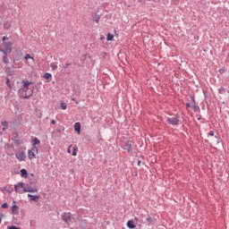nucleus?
<instances>
[{"label":"nucleus","mask_w":229,"mask_h":229,"mask_svg":"<svg viewBox=\"0 0 229 229\" xmlns=\"http://www.w3.org/2000/svg\"><path fill=\"white\" fill-rule=\"evenodd\" d=\"M21 99H30L33 95V88H21L18 91Z\"/></svg>","instance_id":"1"},{"label":"nucleus","mask_w":229,"mask_h":229,"mask_svg":"<svg viewBox=\"0 0 229 229\" xmlns=\"http://www.w3.org/2000/svg\"><path fill=\"white\" fill-rule=\"evenodd\" d=\"M12 41H7L4 43V49L0 48V52L4 54V55H8L10 53H12Z\"/></svg>","instance_id":"2"},{"label":"nucleus","mask_w":229,"mask_h":229,"mask_svg":"<svg viewBox=\"0 0 229 229\" xmlns=\"http://www.w3.org/2000/svg\"><path fill=\"white\" fill-rule=\"evenodd\" d=\"M166 123L174 126L180 125V114H176L174 117L166 118Z\"/></svg>","instance_id":"3"},{"label":"nucleus","mask_w":229,"mask_h":229,"mask_svg":"<svg viewBox=\"0 0 229 229\" xmlns=\"http://www.w3.org/2000/svg\"><path fill=\"white\" fill-rule=\"evenodd\" d=\"M36 155H38V148L37 147H32L30 150H29V159H36Z\"/></svg>","instance_id":"4"},{"label":"nucleus","mask_w":229,"mask_h":229,"mask_svg":"<svg viewBox=\"0 0 229 229\" xmlns=\"http://www.w3.org/2000/svg\"><path fill=\"white\" fill-rule=\"evenodd\" d=\"M16 159L19 160V162H24L26 159L25 152L22 150L16 152L15 154Z\"/></svg>","instance_id":"5"},{"label":"nucleus","mask_w":229,"mask_h":229,"mask_svg":"<svg viewBox=\"0 0 229 229\" xmlns=\"http://www.w3.org/2000/svg\"><path fill=\"white\" fill-rule=\"evenodd\" d=\"M24 186H25V184L23 182H19L17 184H14V191L21 194L23 192L22 189L25 188Z\"/></svg>","instance_id":"6"},{"label":"nucleus","mask_w":229,"mask_h":229,"mask_svg":"<svg viewBox=\"0 0 229 229\" xmlns=\"http://www.w3.org/2000/svg\"><path fill=\"white\" fill-rule=\"evenodd\" d=\"M62 219L66 224L70 223L72 221L71 213H63L62 214Z\"/></svg>","instance_id":"7"},{"label":"nucleus","mask_w":229,"mask_h":229,"mask_svg":"<svg viewBox=\"0 0 229 229\" xmlns=\"http://www.w3.org/2000/svg\"><path fill=\"white\" fill-rule=\"evenodd\" d=\"M38 191L37 188H30L29 186L23 188V192H30V193H35L38 192Z\"/></svg>","instance_id":"8"},{"label":"nucleus","mask_w":229,"mask_h":229,"mask_svg":"<svg viewBox=\"0 0 229 229\" xmlns=\"http://www.w3.org/2000/svg\"><path fill=\"white\" fill-rule=\"evenodd\" d=\"M123 149L131 153L132 151V145L131 141H128L125 145H123Z\"/></svg>","instance_id":"9"},{"label":"nucleus","mask_w":229,"mask_h":229,"mask_svg":"<svg viewBox=\"0 0 229 229\" xmlns=\"http://www.w3.org/2000/svg\"><path fill=\"white\" fill-rule=\"evenodd\" d=\"M27 197L30 198V201L38 202V200H39L38 195L27 194Z\"/></svg>","instance_id":"10"},{"label":"nucleus","mask_w":229,"mask_h":229,"mask_svg":"<svg viewBox=\"0 0 229 229\" xmlns=\"http://www.w3.org/2000/svg\"><path fill=\"white\" fill-rule=\"evenodd\" d=\"M22 89H30V85H33V82H31V81H22Z\"/></svg>","instance_id":"11"},{"label":"nucleus","mask_w":229,"mask_h":229,"mask_svg":"<svg viewBox=\"0 0 229 229\" xmlns=\"http://www.w3.org/2000/svg\"><path fill=\"white\" fill-rule=\"evenodd\" d=\"M126 226H128L129 229H135L137 227V225L134 224L133 220H129L126 223Z\"/></svg>","instance_id":"12"},{"label":"nucleus","mask_w":229,"mask_h":229,"mask_svg":"<svg viewBox=\"0 0 229 229\" xmlns=\"http://www.w3.org/2000/svg\"><path fill=\"white\" fill-rule=\"evenodd\" d=\"M73 128L75 130V131L77 132V134L80 135V131L81 130V125L80 124V123H76L74 125H73Z\"/></svg>","instance_id":"13"},{"label":"nucleus","mask_w":229,"mask_h":229,"mask_svg":"<svg viewBox=\"0 0 229 229\" xmlns=\"http://www.w3.org/2000/svg\"><path fill=\"white\" fill-rule=\"evenodd\" d=\"M11 210L13 212V215H19V207L16 205H13L11 207Z\"/></svg>","instance_id":"14"},{"label":"nucleus","mask_w":229,"mask_h":229,"mask_svg":"<svg viewBox=\"0 0 229 229\" xmlns=\"http://www.w3.org/2000/svg\"><path fill=\"white\" fill-rule=\"evenodd\" d=\"M1 125L4 126L3 131H5L9 128V123L7 121L1 122Z\"/></svg>","instance_id":"15"},{"label":"nucleus","mask_w":229,"mask_h":229,"mask_svg":"<svg viewBox=\"0 0 229 229\" xmlns=\"http://www.w3.org/2000/svg\"><path fill=\"white\" fill-rule=\"evenodd\" d=\"M32 142L33 148H36V145L41 144V140H39L38 138H33Z\"/></svg>","instance_id":"16"},{"label":"nucleus","mask_w":229,"mask_h":229,"mask_svg":"<svg viewBox=\"0 0 229 229\" xmlns=\"http://www.w3.org/2000/svg\"><path fill=\"white\" fill-rule=\"evenodd\" d=\"M43 78L46 79V80H48V82H50L51 80H52V74L49 73V72H46V73H44Z\"/></svg>","instance_id":"17"},{"label":"nucleus","mask_w":229,"mask_h":229,"mask_svg":"<svg viewBox=\"0 0 229 229\" xmlns=\"http://www.w3.org/2000/svg\"><path fill=\"white\" fill-rule=\"evenodd\" d=\"M134 220L136 222V225H138L139 228H141V225L143 223V220L140 219L139 217H134Z\"/></svg>","instance_id":"18"},{"label":"nucleus","mask_w":229,"mask_h":229,"mask_svg":"<svg viewBox=\"0 0 229 229\" xmlns=\"http://www.w3.org/2000/svg\"><path fill=\"white\" fill-rule=\"evenodd\" d=\"M114 34L108 33L106 34V41H114Z\"/></svg>","instance_id":"19"},{"label":"nucleus","mask_w":229,"mask_h":229,"mask_svg":"<svg viewBox=\"0 0 229 229\" xmlns=\"http://www.w3.org/2000/svg\"><path fill=\"white\" fill-rule=\"evenodd\" d=\"M24 60H32V62H34L35 58H33L30 54H27L24 55Z\"/></svg>","instance_id":"20"},{"label":"nucleus","mask_w":229,"mask_h":229,"mask_svg":"<svg viewBox=\"0 0 229 229\" xmlns=\"http://www.w3.org/2000/svg\"><path fill=\"white\" fill-rule=\"evenodd\" d=\"M21 175L28 177V171L26 169H21Z\"/></svg>","instance_id":"21"},{"label":"nucleus","mask_w":229,"mask_h":229,"mask_svg":"<svg viewBox=\"0 0 229 229\" xmlns=\"http://www.w3.org/2000/svg\"><path fill=\"white\" fill-rule=\"evenodd\" d=\"M3 63L5 64V65H8V64H9V58L5 55L3 57Z\"/></svg>","instance_id":"22"},{"label":"nucleus","mask_w":229,"mask_h":229,"mask_svg":"<svg viewBox=\"0 0 229 229\" xmlns=\"http://www.w3.org/2000/svg\"><path fill=\"white\" fill-rule=\"evenodd\" d=\"M146 222H148V225H150L154 222V218L148 216V218H146Z\"/></svg>","instance_id":"23"},{"label":"nucleus","mask_w":229,"mask_h":229,"mask_svg":"<svg viewBox=\"0 0 229 229\" xmlns=\"http://www.w3.org/2000/svg\"><path fill=\"white\" fill-rule=\"evenodd\" d=\"M50 68H52L53 71H55L58 69V66L56 65V63L50 64Z\"/></svg>","instance_id":"24"},{"label":"nucleus","mask_w":229,"mask_h":229,"mask_svg":"<svg viewBox=\"0 0 229 229\" xmlns=\"http://www.w3.org/2000/svg\"><path fill=\"white\" fill-rule=\"evenodd\" d=\"M66 107H67V106H66V104L65 103H60V108H62L63 110H66Z\"/></svg>","instance_id":"25"},{"label":"nucleus","mask_w":229,"mask_h":229,"mask_svg":"<svg viewBox=\"0 0 229 229\" xmlns=\"http://www.w3.org/2000/svg\"><path fill=\"white\" fill-rule=\"evenodd\" d=\"M6 85H7V87H9V89H12V85L10 84L9 78H6Z\"/></svg>","instance_id":"26"},{"label":"nucleus","mask_w":229,"mask_h":229,"mask_svg":"<svg viewBox=\"0 0 229 229\" xmlns=\"http://www.w3.org/2000/svg\"><path fill=\"white\" fill-rule=\"evenodd\" d=\"M1 208H8V203H3V205H1Z\"/></svg>","instance_id":"27"},{"label":"nucleus","mask_w":229,"mask_h":229,"mask_svg":"<svg viewBox=\"0 0 229 229\" xmlns=\"http://www.w3.org/2000/svg\"><path fill=\"white\" fill-rule=\"evenodd\" d=\"M71 66L70 63H66L65 65H64V69H68V67Z\"/></svg>","instance_id":"28"},{"label":"nucleus","mask_w":229,"mask_h":229,"mask_svg":"<svg viewBox=\"0 0 229 229\" xmlns=\"http://www.w3.org/2000/svg\"><path fill=\"white\" fill-rule=\"evenodd\" d=\"M208 135H209V137H214V135H215L214 131H209Z\"/></svg>","instance_id":"29"},{"label":"nucleus","mask_w":229,"mask_h":229,"mask_svg":"<svg viewBox=\"0 0 229 229\" xmlns=\"http://www.w3.org/2000/svg\"><path fill=\"white\" fill-rule=\"evenodd\" d=\"M192 110L198 111V110H199V106H192Z\"/></svg>","instance_id":"30"},{"label":"nucleus","mask_w":229,"mask_h":229,"mask_svg":"<svg viewBox=\"0 0 229 229\" xmlns=\"http://www.w3.org/2000/svg\"><path fill=\"white\" fill-rule=\"evenodd\" d=\"M8 229H20V227H16L15 225H11Z\"/></svg>","instance_id":"31"},{"label":"nucleus","mask_w":229,"mask_h":229,"mask_svg":"<svg viewBox=\"0 0 229 229\" xmlns=\"http://www.w3.org/2000/svg\"><path fill=\"white\" fill-rule=\"evenodd\" d=\"M72 157H76V148H73Z\"/></svg>","instance_id":"32"},{"label":"nucleus","mask_w":229,"mask_h":229,"mask_svg":"<svg viewBox=\"0 0 229 229\" xmlns=\"http://www.w3.org/2000/svg\"><path fill=\"white\" fill-rule=\"evenodd\" d=\"M71 148H72V145H70L69 148H67V153L71 154Z\"/></svg>","instance_id":"33"},{"label":"nucleus","mask_w":229,"mask_h":229,"mask_svg":"<svg viewBox=\"0 0 229 229\" xmlns=\"http://www.w3.org/2000/svg\"><path fill=\"white\" fill-rule=\"evenodd\" d=\"M9 38L8 37H3V41H8Z\"/></svg>","instance_id":"34"},{"label":"nucleus","mask_w":229,"mask_h":229,"mask_svg":"<svg viewBox=\"0 0 229 229\" xmlns=\"http://www.w3.org/2000/svg\"><path fill=\"white\" fill-rule=\"evenodd\" d=\"M190 99L192 101V104H195L194 97H190Z\"/></svg>","instance_id":"35"},{"label":"nucleus","mask_w":229,"mask_h":229,"mask_svg":"<svg viewBox=\"0 0 229 229\" xmlns=\"http://www.w3.org/2000/svg\"><path fill=\"white\" fill-rule=\"evenodd\" d=\"M149 2H151V1H153V2H155V3H159L160 2V0H148Z\"/></svg>","instance_id":"36"},{"label":"nucleus","mask_w":229,"mask_h":229,"mask_svg":"<svg viewBox=\"0 0 229 229\" xmlns=\"http://www.w3.org/2000/svg\"><path fill=\"white\" fill-rule=\"evenodd\" d=\"M216 139H217V144H220V140L217 138V136H215Z\"/></svg>","instance_id":"37"},{"label":"nucleus","mask_w":229,"mask_h":229,"mask_svg":"<svg viewBox=\"0 0 229 229\" xmlns=\"http://www.w3.org/2000/svg\"><path fill=\"white\" fill-rule=\"evenodd\" d=\"M186 107H191V104L186 103Z\"/></svg>","instance_id":"38"},{"label":"nucleus","mask_w":229,"mask_h":229,"mask_svg":"<svg viewBox=\"0 0 229 229\" xmlns=\"http://www.w3.org/2000/svg\"><path fill=\"white\" fill-rule=\"evenodd\" d=\"M55 120H53L52 122H51V123L53 124V125H55Z\"/></svg>","instance_id":"39"},{"label":"nucleus","mask_w":229,"mask_h":229,"mask_svg":"<svg viewBox=\"0 0 229 229\" xmlns=\"http://www.w3.org/2000/svg\"><path fill=\"white\" fill-rule=\"evenodd\" d=\"M4 28H5L6 30L9 29V27H7L6 24L4 25Z\"/></svg>","instance_id":"40"},{"label":"nucleus","mask_w":229,"mask_h":229,"mask_svg":"<svg viewBox=\"0 0 229 229\" xmlns=\"http://www.w3.org/2000/svg\"><path fill=\"white\" fill-rule=\"evenodd\" d=\"M141 161H138V166H140Z\"/></svg>","instance_id":"41"},{"label":"nucleus","mask_w":229,"mask_h":229,"mask_svg":"<svg viewBox=\"0 0 229 229\" xmlns=\"http://www.w3.org/2000/svg\"><path fill=\"white\" fill-rule=\"evenodd\" d=\"M0 223H2V216H0Z\"/></svg>","instance_id":"42"},{"label":"nucleus","mask_w":229,"mask_h":229,"mask_svg":"<svg viewBox=\"0 0 229 229\" xmlns=\"http://www.w3.org/2000/svg\"><path fill=\"white\" fill-rule=\"evenodd\" d=\"M99 20V17H98V19H96V21H98Z\"/></svg>","instance_id":"43"},{"label":"nucleus","mask_w":229,"mask_h":229,"mask_svg":"<svg viewBox=\"0 0 229 229\" xmlns=\"http://www.w3.org/2000/svg\"><path fill=\"white\" fill-rule=\"evenodd\" d=\"M96 22H98V20H96Z\"/></svg>","instance_id":"44"},{"label":"nucleus","mask_w":229,"mask_h":229,"mask_svg":"<svg viewBox=\"0 0 229 229\" xmlns=\"http://www.w3.org/2000/svg\"><path fill=\"white\" fill-rule=\"evenodd\" d=\"M123 229H124V228H123Z\"/></svg>","instance_id":"45"}]
</instances>
